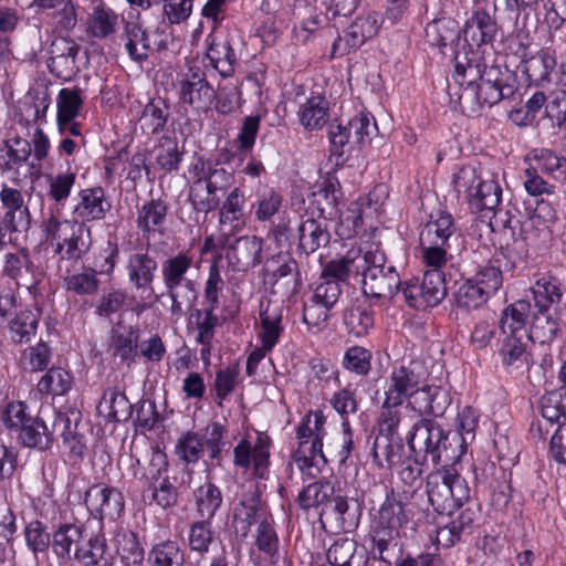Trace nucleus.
Segmentation results:
<instances>
[{"mask_svg": "<svg viewBox=\"0 0 566 566\" xmlns=\"http://www.w3.org/2000/svg\"><path fill=\"white\" fill-rule=\"evenodd\" d=\"M453 78L460 86L458 104L463 114L472 116L483 106H493L504 98H510L516 91V78L509 70L500 66H484L467 57L463 61L455 55Z\"/></svg>", "mask_w": 566, "mask_h": 566, "instance_id": "1", "label": "nucleus"}, {"mask_svg": "<svg viewBox=\"0 0 566 566\" xmlns=\"http://www.w3.org/2000/svg\"><path fill=\"white\" fill-rule=\"evenodd\" d=\"M196 261L190 251H179L166 258L160 265L163 285L169 296L170 314L179 319L198 300Z\"/></svg>", "mask_w": 566, "mask_h": 566, "instance_id": "2", "label": "nucleus"}, {"mask_svg": "<svg viewBox=\"0 0 566 566\" xmlns=\"http://www.w3.org/2000/svg\"><path fill=\"white\" fill-rule=\"evenodd\" d=\"M361 290L366 296L391 300L403 284L396 268L387 264L385 253L377 245H369L363 252Z\"/></svg>", "mask_w": 566, "mask_h": 566, "instance_id": "3", "label": "nucleus"}, {"mask_svg": "<svg viewBox=\"0 0 566 566\" xmlns=\"http://www.w3.org/2000/svg\"><path fill=\"white\" fill-rule=\"evenodd\" d=\"M42 230L60 260L77 261L92 247L91 229L83 222L60 220L51 214L43 221Z\"/></svg>", "mask_w": 566, "mask_h": 566, "instance_id": "4", "label": "nucleus"}, {"mask_svg": "<svg viewBox=\"0 0 566 566\" xmlns=\"http://www.w3.org/2000/svg\"><path fill=\"white\" fill-rule=\"evenodd\" d=\"M325 419L321 413H315L314 426H311V413L306 415L296 428L298 448L293 453V460L308 479H315L326 464L327 460L323 453V437Z\"/></svg>", "mask_w": 566, "mask_h": 566, "instance_id": "5", "label": "nucleus"}, {"mask_svg": "<svg viewBox=\"0 0 566 566\" xmlns=\"http://www.w3.org/2000/svg\"><path fill=\"white\" fill-rule=\"evenodd\" d=\"M427 494L438 514L451 515L470 499L465 479L453 469H438L427 476Z\"/></svg>", "mask_w": 566, "mask_h": 566, "instance_id": "6", "label": "nucleus"}, {"mask_svg": "<svg viewBox=\"0 0 566 566\" xmlns=\"http://www.w3.org/2000/svg\"><path fill=\"white\" fill-rule=\"evenodd\" d=\"M27 409L22 401L9 403L2 416L4 426L17 433V439L22 446L39 451L50 450L54 443V430H51L41 418L30 416Z\"/></svg>", "mask_w": 566, "mask_h": 566, "instance_id": "7", "label": "nucleus"}, {"mask_svg": "<svg viewBox=\"0 0 566 566\" xmlns=\"http://www.w3.org/2000/svg\"><path fill=\"white\" fill-rule=\"evenodd\" d=\"M412 432L408 433V446L412 453H420L426 459L430 458L433 464H439L444 458L446 461L459 457L452 449L451 432L436 421L422 419L411 426Z\"/></svg>", "mask_w": 566, "mask_h": 566, "instance_id": "8", "label": "nucleus"}, {"mask_svg": "<svg viewBox=\"0 0 566 566\" xmlns=\"http://www.w3.org/2000/svg\"><path fill=\"white\" fill-rule=\"evenodd\" d=\"M402 294L408 305L417 310L437 306L447 296L444 271L427 270L421 281H406Z\"/></svg>", "mask_w": 566, "mask_h": 566, "instance_id": "9", "label": "nucleus"}, {"mask_svg": "<svg viewBox=\"0 0 566 566\" xmlns=\"http://www.w3.org/2000/svg\"><path fill=\"white\" fill-rule=\"evenodd\" d=\"M232 233H220L219 237L228 265L237 272H247L259 265L262 262L263 239L256 235L233 239Z\"/></svg>", "mask_w": 566, "mask_h": 566, "instance_id": "10", "label": "nucleus"}, {"mask_svg": "<svg viewBox=\"0 0 566 566\" xmlns=\"http://www.w3.org/2000/svg\"><path fill=\"white\" fill-rule=\"evenodd\" d=\"M274 293L291 297L298 293L302 279L297 261L290 252L281 251L270 256L264 264Z\"/></svg>", "mask_w": 566, "mask_h": 566, "instance_id": "11", "label": "nucleus"}, {"mask_svg": "<svg viewBox=\"0 0 566 566\" xmlns=\"http://www.w3.org/2000/svg\"><path fill=\"white\" fill-rule=\"evenodd\" d=\"M178 94L180 102L197 113H208L217 99V92L198 66H190L182 75Z\"/></svg>", "mask_w": 566, "mask_h": 566, "instance_id": "12", "label": "nucleus"}, {"mask_svg": "<svg viewBox=\"0 0 566 566\" xmlns=\"http://www.w3.org/2000/svg\"><path fill=\"white\" fill-rule=\"evenodd\" d=\"M30 8L59 35H69L78 23V6L73 0H32Z\"/></svg>", "mask_w": 566, "mask_h": 566, "instance_id": "13", "label": "nucleus"}, {"mask_svg": "<svg viewBox=\"0 0 566 566\" xmlns=\"http://www.w3.org/2000/svg\"><path fill=\"white\" fill-rule=\"evenodd\" d=\"M423 378V369L420 364L416 361H409L408 364H401L392 368L389 385L386 390V398L382 407H399L402 405L406 398L410 397L418 388L419 384Z\"/></svg>", "mask_w": 566, "mask_h": 566, "instance_id": "14", "label": "nucleus"}, {"mask_svg": "<svg viewBox=\"0 0 566 566\" xmlns=\"http://www.w3.org/2000/svg\"><path fill=\"white\" fill-rule=\"evenodd\" d=\"M84 503L91 515L99 521H115L125 507L122 492L103 483L94 484L86 490Z\"/></svg>", "mask_w": 566, "mask_h": 566, "instance_id": "15", "label": "nucleus"}, {"mask_svg": "<svg viewBox=\"0 0 566 566\" xmlns=\"http://www.w3.org/2000/svg\"><path fill=\"white\" fill-rule=\"evenodd\" d=\"M270 439L259 433L254 443L242 439L233 449V463L235 467L250 470L259 479L265 478L270 464Z\"/></svg>", "mask_w": 566, "mask_h": 566, "instance_id": "16", "label": "nucleus"}, {"mask_svg": "<svg viewBox=\"0 0 566 566\" xmlns=\"http://www.w3.org/2000/svg\"><path fill=\"white\" fill-rule=\"evenodd\" d=\"M125 270L127 280L135 290L153 293V284L158 270V263L153 255L143 250L130 253Z\"/></svg>", "mask_w": 566, "mask_h": 566, "instance_id": "17", "label": "nucleus"}, {"mask_svg": "<svg viewBox=\"0 0 566 566\" xmlns=\"http://www.w3.org/2000/svg\"><path fill=\"white\" fill-rule=\"evenodd\" d=\"M0 200L3 209L1 227L9 232L27 230L30 226V212L23 202L22 193L4 185Z\"/></svg>", "mask_w": 566, "mask_h": 566, "instance_id": "18", "label": "nucleus"}, {"mask_svg": "<svg viewBox=\"0 0 566 566\" xmlns=\"http://www.w3.org/2000/svg\"><path fill=\"white\" fill-rule=\"evenodd\" d=\"M3 273L15 282L17 287H24L31 295L38 294L41 274L36 271L29 254L24 251L8 253Z\"/></svg>", "mask_w": 566, "mask_h": 566, "instance_id": "19", "label": "nucleus"}, {"mask_svg": "<svg viewBox=\"0 0 566 566\" xmlns=\"http://www.w3.org/2000/svg\"><path fill=\"white\" fill-rule=\"evenodd\" d=\"M168 216V205L163 199H150L136 207V228L149 241L156 233L163 234Z\"/></svg>", "mask_w": 566, "mask_h": 566, "instance_id": "20", "label": "nucleus"}, {"mask_svg": "<svg viewBox=\"0 0 566 566\" xmlns=\"http://www.w3.org/2000/svg\"><path fill=\"white\" fill-rule=\"evenodd\" d=\"M450 403L451 397L444 388L428 385L420 388V390H416L412 395V400L409 401L406 409L411 407L419 416L431 415L440 417L444 413Z\"/></svg>", "mask_w": 566, "mask_h": 566, "instance_id": "21", "label": "nucleus"}, {"mask_svg": "<svg viewBox=\"0 0 566 566\" xmlns=\"http://www.w3.org/2000/svg\"><path fill=\"white\" fill-rule=\"evenodd\" d=\"M503 335L499 349L502 364L506 367L528 369L533 361L530 352V342L532 340L527 332Z\"/></svg>", "mask_w": 566, "mask_h": 566, "instance_id": "22", "label": "nucleus"}, {"mask_svg": "<svg viewBox=\"0 0 566 566\" xmlns=\"http://www.w3.org/2000/svg\"><path fill=\"white\" fill-rule=\"evenodd\" d=\"M244 208V193L239 187H235L227 195L223 202H220V206L218 207L221 233L237 232L245 226L247 216Z\"/></svg>", "mask_w": 566, "mask_h": 566, "instance_id": "23", "label": "nucleus"}, {"mask_svg": "<svg viewBox=\"0 0 566 566\" xmlns=\"http://www.w3.org/2000/svg\"><path fill=\"white\" fill-rule=\"evenodd\" d=\"M142 14L137 11L135 20L124 22L122 39L129 57L136 62L147 60L151 51L148 32L143 27Z\"/></svg>", "mask_w": 566, "mask_h": 566, "instance_id": "24", "label": "nucleus"}, {"mask_svg": "<svg viewBox=\"0 0 566 566\" xmlns=\"http://www.w3.org/2000/svg\"><path fill=\"white\" fill-rule=\"evenodd\" d=\"M464 39L471 45L481 46L492 43L497 33L495 19L485 10L478 9L472 12L463 28Z\"/></svg>", "mask_w": 566, "mask_h": 566, "instance_id": "25", "label": "nucleus"}, {"mask_svg": "<svg viewBox=\"0 0 566 566\" xmlns=\"http://www.w3.org/2000/svg\"><path fill=\"white\" fill-rule=\"evenodd\" d=\"M295 239L298 242L297 249L308 255L319 248L326 247L329 243L331 234L324 222L307 218L301 220L297 224Z\"/></svg>", "mask_w": 566, "mask_h": 566, "instance_id": "26", "label": "nucleus"}, {"mask_svg": "<svg viewBox=\"0 0 566 566\" xmlns=\"http://www.w3.org/2000/svg\"><path fill=\"white\" fill-rule=\"evenodd\" d=\"M139 332L134 326L118 324L111 332L109 349L114 357L130 366L138 356Z\"/></svg>", "mask_w": 566, "mask_h": 566, "instance_id": "27", "label": "nucleus"}, {"mask_svg": "<svg viewBox=\"0 0 566 566\" xmlns=\"http://www.w3.org/2000/svg\"><path fill=\"white\" fill-rule=\"evenodd\" d=\"M74 559L82 566H113L115 557L105 536L98 533L92 535L81 547L75 548Z\"/></svg>", "mask_w": 566, "mask_h": 566, "instance_id": "28", "label": "nucleus"}, {"mask_svg": "<svg viewBox=\"0 0 566 566\" xmlns=\"http://www.w3.org/2000/svg\"><path fill=\"white\" fill-rule=\"evenodd\" d=\"M371 454L380 468H392L402 461L406 449L401 436L378 433L374 440Z\"/></svg>", "mask_w": 566, "mask_h": 566, "instance_id": "29", "label": "nucleus"}, {"mask_svg": "<svg viewBox=\"0 0 566 566\" xmlns=\"http://www.w3.org/2000/svg\"><path fill=\"white\" fill-rule=\"evenodd\" d=\"M119 15L103 1L97 2L87 17L86 33L97 40H105L117 32Z\"/></svg>", "mask_w": 566, "mask_h": 566, "instance_id": "30", "label": "nucleus"}, {"mask_svg": "<svg viewBox=\"0 0 566 566\" xmlns=\"http://www.w3.org/2000/svg\"><path fill=\"white\" fill-rule=\"evenodd\" d=\"M264 511V504L253 492L245 493L242 499L235 503L232 512L233 524L237 532L247 536L251 526L259 522Z\"/></svg>", "mask_w": 566, "mask_h": 566, "instance_id": "31", "label": "nucleus"}, {"mask_svg": "<svg viewBox=\"0 0 566 566\" xmlns=\"http://www.w3.org/2000/svg\"><path fill=\"white\" fill-rule=\"evenodd\" d=\"M382 20L381 14L377 12L358 15L345 31L346 44L352 49L361 46L378 34Z\"/></svg>", "mask_w": 566, "mask_h": 566, "instance_id": "32", "label": "nucleus"}, {"mask_svg": "<svg viewBox=\"0 0 566 566\" xmlns=\"http://www.w3.org/2000/svg\"><path fill=\"white\" fill-rule=\"evenodd\" d=\"M459 235L454 232L453 218L448 212H440L439 217L429 221L420 232L419 243L452 247Z\"/></svg>", "mask_w": 566, "mask_h": 566, "instance_id": "33", "label": "nucleus"}, {"mask_svg": "<svg viewBox=\"0 0 566 566\" xmlns=\"http://www.w3.org/2000/svg\"><path fill=\"white\" fill-rule=\"evenodd\" d=\"M201 181H205L217 193L224 195L233 184V176L218 163L199 158L190 169Z\"/></svg>", "mask_w": 566, "mask_h": 566, "instance_id": "34", "label": "nucleus"}, {"mask_svg": "<svg viewBox=\"0 0 566 566\" xmlns=\"http://www.w3.org/2000/svg\"><path fill=\"white\" fill-rule=\"evenodd\" d=\"M502 188L494 179H482L476 186L473 195H470L468 201L472 211H492L494 213L495 223H497L501 210H495L501 203Z\"/></svg>", "mask_w": 566, "mask_h": 566, "instance_id": "35", "label": "nucleus"}, {"mask_svg": "<svg viewBox=\"0 0 566 566\" xmlns=\"http://www.w3.org/2000/svg\"><path fill=\"white\" fill-rule=\"evenodd\" d=\"M78 198L74 214L83 221L99 220L111 208V205L105 201V193L101 187L83 189Z\"/></svg>", "mask_w": 566, "mask_h": 566, "instance_id": "36", "label": "nucleus"}, {"mask_svg": "<svg viewBox=\"0 0 566 566\" xmlns=\"http://www.w3.org/2000/svg\"><path fill=\"white\" fill-rule=\"evenodd\" d=\"M363 252V250H350L344 256L329 261L324 266L319 279L335 282L342 286L349 274H359V270H361Z\"/></svg>", "mask_w": 566, "mask_h": 566, "instance_id": "37", "label": "nucleus"}, {"mask_svg": "<svg viewBox=\"0 0 566 566\" xmlns=\"http://www.w3.org/2000/svg\"><path fill=\"white\" fill-rule=\"evenodd\" d=\"M531 291L536 310L546 311L553 308L557 311V306L563 297V287L558 279L552 275H544L535 281Z\"/></svg>", "mask_w": 566, "mask_h": 566, "instance_id": "38", "label": "nucleus"}, {"mask_svg": "<svg viewBox=\"0 0 566 566\" xmlns=\"http://www.w3.org/2000/svg\"><path fill=\"white\" fill-rule=\"evenodd\" d=\"M170 117V106L163 97H154L143 107L138 122L146 134L163 132Z\"/></svg>", "mask_w": 566, "mask_h": 566, "instance_id": "39", "label": "nucleus"}, {"mask_svg": "<svg viewBox=\"0 0 566 566\" xmlns=\"http://www.w3.org/2000/svg\"><path fill=\"white\" fill-rule=\"evenodd\" d=\"M560 333V321L557 311L551 313V310L538 311L532 315L531 328L527 332L533 343H552Z\"/></svg>", "mask_w": 566, "mask_h": 566, "instance_id": "40", "label": "nucleus"}, {"mask_svg": "<svg viewBox=\"0 0 566 566\" xmlns=\"http://www.w3.org/2000/svg\"><path fill=\"white\" fill-rule=\"evenodd\" d=\"M208 49L206 56L210 65L222 76L229 77L234 72L237 63L235 53L227 40H218L209 36L207 39Z\"/></svg>", "mask_w": 566, "mask_h": 566, "instance_id": "41", "label": "nucleus"}, {"mask_svg": "<svg viewBox=\"0 0 566 566\" xmlns=\"http://www.w3.org/2000/svg\"><path fill=\"white\" fill-rule=\"evenodd\" d=\"M460 33L459 23L451 18L436 19L426 27L427 42L440 49L458 43Z\"/></svg>", "mask_w": 566, "mask_h": 566, "instance_id": "42", "label": "nucleus"}, {"mask_svg": "<svg viewBox=\"0 0 566 566\" xmlns=\"http://www.w3.org/2000/svg\"><path fill=\"white\" fill-rule=\"evenodd\" d=\"M114 545L120 566H143L144 548L135 533L118 531L114 536Z\"/></svg>", "mask_w": 566, "mask_h": 566, "instance_id": "43", "label": "nucleus"}, {"mask_svg": "<svg viewBox=\"0 0 566 566\" xmlns=\"http://www.w3.org/2000/svg\"><path fill=\"white\" fill-rule=\"evenodd\" d=\"M347 332L355 337H363L374 327V313L366 303H353L343 315Z\"/></svg>", "mask_w": 566, "mask_h": 566, "instance_id": "44", "label": "nucleus"}, {"mask_svg": "<svg viewBox=\"0 0 566 566\" xmlns=\"http://www.w3.org/2000/svg\"><path fill=\"white\" fill-rule=\"evenodd\" d=\"M556 66V60L547 51L524 60L522 71L531 84L542 86L551 81V73Z\"/></svg>", "mask_w": 566, "mask_h": 566, "instance_id": "45", "label": "nucleus"}, {"mask_svg": "<svg viewBox=\"0 0 566 566\" xmlns=\"http://www.w3.org/2000/svg\"><path fill=\"white\" fill-rule=\"evenodd\" d=\"M98 412L109 421L120 422L130 417L132 405L125 394L115 388H109L103 394L98 405Z\"/></svg>", "mask_w": 566, "mask_h": 566, "instance_id": "46", "label": "nucleus"}, {"mask_svg": "<svg viewBox=\"0 0 566 566\" xmlns=\"http://www.w3.org/2000/svg\"><path fill=\"white\" fill-rule=\"evenodd\" d=\"M261 329L259 338L265 350H272L283 332L281 308L272 307L269 303L260 312Z\"/></svg>", "mask_w": 566, "mask_h": 566, "instance_id": "47", "label": "nucleus"}, {"mask_svg": "<svg viewBox=\"0 0 566 566\" xmlns=\"http://www.w3.org/2000/svg\"><path fill=\"white\" fill-rule=\"evenodd\" d=\"M216 308L205 307V310H192L189 322L197 329V342L203 345L201 354L210 352L211 343L214 336L219 318L214 313Z\"/></svg>", "mask_w": 566, "mask_h": 566, "instance_id": "48", "label": "nucleus"}, {"mask_svg": "<svg viewBox=\"0 0 566 566\" xmlns=\"http://www.w3.org/2000/svg\"><path fill=\"white\" fill-rule=\"evenodd\" d=\"M530 301L518 300L504 308L500 319L502 334H518L526 331V323L531 315Z\"/></svg>", "mask_w": 566, "mask_h": 566, "instance_id": "49", "label": "nucleus"}, {"mask_svg": "<svg viewBox=\"0 0 566 566\" xmlns=\"http://www.w3.org/2000/svg\"><path fill=\"white\" fill-rule=\"evenodd\" d=\"M191 175L192 181L189 186L188 200L196 212L208 214L220 206V195L193 174Z\"/></svg>", "mask_w": 566, "mask_h": 566, "instance_id": "50", "label": "nucleus"}, {"mask_svg": "<svg viewBox=\"0 0 566 566\" xmlns=\"http://www.w3.org/2000/svg\"><path fill=\"white\" fill-rule=\"evenodd\" d=\"M197 513L200 517L211 521L221 507L223 496L220 489L210 481L205 482L193 492Z\"/></svg>", "mask_w": 566, "mask_h": 566, "instance_id": "51", "label": "nucleus"}, {"mask_svg": "<svg viewBox=\"0 0 566 566\" xmlns=\"http://www.w3.org/2000/svg\"><path fill=\"white\" fill-rule=\"evenodd\" d=\"M399 528L391 525H380L379 522L374 521L371 539L374 543L373 555L378 557L385 563L390 564L389 552L395 551L397 547V537Z\"/></svg>", "mask_w": 566, "mask_h": 566, "instance_id": "52", "label": "nucleus"}, {"mask_svg": "<svg viewBox=\"0 0 566 566\" xmlns=\"http://www.w3.org/2000/svg\"><path fill=\"white\" fill-rule=\"evenodd\" d=\"M379 188H375L367 196L359 197L350 202L347 208L344 220L352 223L354 230L363 224L365 217L373 216L380 207Z\"/></svg>", "mask_w": 566, "mask_h": 566, "instance_id": "53", "label": "nucleus"}, {"mask_svg": "<svg viewBox=\"0 0 566 566\" xmlns=\"http://www.w3.org/2000/svg\"><path fill=\"white\" fill-rule=\"evenodd\" d=\"M375 521L379 522L380 525H391V527L398 528L407 524L408 515L405 511V504L401 497L395 494L392 490L387 493Z\"/></svg>", "mask_w": 566, "mask_h": 566, "instance_id": "54", "label": "nucleus"}, {"mask_svg": "<svg viewBox=\"0 0 566 566\" xmlns=\"http://www.w3.org/2000/svg\"><path fill=\"white\" fill-rule=\"evenodd\" d=\"M150 566H184L185 555L175 541H164L151 547L148 554Z\"/></svg>", "mask_w": 566, "mask_h": 566, "instance_id": "55", "label": "nucleus"}, {"mask_svg": "<svg viewBox=\"0 0 566 566\" xmlns=\"http://www.w3.org/2000/svg\"><path fill=\"white\" fill-rule=\"evenodd\" d=\"M334 493V485L329 481H316L300 492L297 502L303 510L317 506L324 507Z\"/></svg>", "mask_w": 566, "mask_h": 566, "instance_id": "56", "label": "nucleus"}, {"mask_svg": "<svg viewBox=\"0 0 566 566\" xmlns=\"http://www.w3.org/2000/svg\"><path fill=\"white\" fill-rule=\"evenodd\" d=\"M73 385L71 374L61 367L50 368L38 382V390L41 394L62 396L65 395Z\"/></svg>", "mask_w": 566, "mask_h": 566, "instance_id": "57", "label": "nucleus"}, {"mask_svg": "<svg viewBox=\"0 0 566 566\" xmlns=\"http://www.w3.org/2000/svg\"><path fill=\"white\" fill-rule=\"evenodd\" d=\"M83 539V530L75 524H64L53 534L52 547L59 558H69L73 545L76 547Z\"/></svg>", "mask_w": 566, "mask_h": 566, "instance_id": "58", "label": "nucleus"}, {"mask_svg": "<svg viewBox=\"0 0 566 566\" xmlns=\"http://www.w3.org/2000/svg\"><path fill=\"white\" fill-rule=\"evenodd\" d=\"M541 415L551 424L566 421V388L551 391L542 397Z\"/></svg>", "mask_w": 566, "mask_h": 566, "instance_id": "59", "label": "nucleus"}, {"mask_svg": "<svg viewBox=\"0 0 566 566\" xmlns=\"http://www.w3.org/2000/svg\"><path fill=\"white\" fill-rule=\"evenodd\" d=\"M302 125L312 130L321 128L327 120V102L323 96H313L300 108Z\"/></svg>", "mask_w": 566, "mask_h": 566, "instance_id": "60", "label": "nucleus"}, {"mask_svg": "<svg viewBox=\"0 0 566 566\" xmlns=\"http://www.w3.org/2000/svg\"><path fill=\"white\" fill-rule=\"evenodd\" d=\"M184 151L179 149L176 138L163 136L157 146L156 164L165 172H171L179 168Z\"/></svg>", "mask_w": 566, "mask_h": 566, "instance_id": "61", "label": "nucleus"}, {"mask_svg": "<svg viewBox=\"0 0 566 566\" xmlns=\"http://www.w3.org/2000/svg\"><path fill=\"white\" fill-rule=\"evenodd\" d=\"M175 453L186 464L197 463L203 455L202 438L195 431L182 433L176 442Z\"/></svg>", "mask_w": 566, "mask_h": 566, "instance_id": "62", "label": "nucleus"}, {"mask_svg": "<svg viewBox=\"0 0 566 566\" xmlns=\"http://www.w3.org/2000/svg\"><path fill=\"white\" fill-rule=\"evenodd\" d=\"M373 354L363 346H352L346 349L342 366L345 370L357 376L365 377L371 370Z\"/></svg>", "mask_w": 566, "mask_h": 566, "instance_id": "63", "label": "nucleus"}, {"mask_svg": "<svg viewBox=\"0 0 566 566\" xmlns=\"http://www.w3.org/2000/svg\"><path fill=\"white\" fill-rule=\"evenodd\" d=\"M40 313L32 311H22L10 323L11 338L15 343H27L35 335Z\"/></svg>", "mask_w": 566, "mask_h": 566, "instance_id": "64", "label": "nucleus"}]
</instances>
